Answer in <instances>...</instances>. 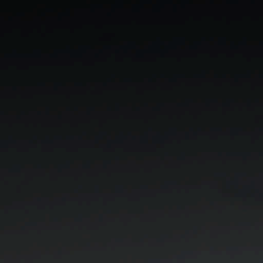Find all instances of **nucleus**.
Listing matches in <instances>:
<instances>
[{
    "instance_id": "f257e3e1",
    "label": "nucleus",
    "mask_w": 263,
    "mask_h": 263,
    "mask_svg": "<svg viewBox=\"0 0 263 263\" xmlns=\"http://www.w3.org/2000/svg\"><path fill=\"white\" fill-rule=\"evenodd\" d=\"M0 2H45L46 5V105H49V1H0Z\"/></svg>"
},
{
    "instance_id": "f03ea898",
    "label": "nucleus",
    "mask_w": 263,
    "mask_h": 263,
    "mask_svg": "<svg viewBox=\"0 0 263 263\" xmlns=\"http://www.w3.org/2000/svg\"><path fill=\"white\" fill-rule=\"evenodd\" d=\"M59 17L60 20L63 21L70 17V12L69 10H66L59 13Z\"/></svg>"
}]
</instances>
